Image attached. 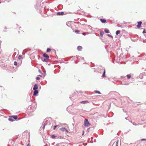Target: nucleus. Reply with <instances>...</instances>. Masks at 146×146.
Returning a JSON list of instances; mask_svg holds the SVG:
<instances>
[{"instance_id":"obj_1","label":"nucleus","mask_w":146,"mask_h":146,"mask_svg":"<svg viewBox=\"0 0 146 146\" xmlns=\"http://www.w3.org/2000/svg\"><path fill=\"white\" fill-rule=\"evenodd\" d=\"M89 121L87 119H85L84 121V125L85 126H88L90 124Z\"/></svg>"},{"instance_id":"obj_2","label":"nucleus","mask_w":146,"mask_h":146,"mask_svg":"<svg viewBox=\"0 0 146 146\" xmlns=\"http://www.w3.org/2000/svg\"><path fill=\"white\" fill-rule=\"evenodd\" d=\"M42 56L44 57L45 58H46L48 59L49 58V56L45 53H43Z\"/></svg>"},{"instance_id":"obj_3","label":"nucleus","mask_w":146,"mask_h":146,"mask_svg":"<svg viewBox=\"0 0 146 146\" xmlns=\"http://www.w3.org/2000/svg\"><path fill=\"white\" fill-rule=\"evenodd\" d=\"M141 24H142V22L141 21L139 22L138 23V25H137V27L138 28H140L141 27Z\"/></svg>"},{"instance_id":"obj_4","label":"nucleus","mask_w":146,"mask_h":146,"mask_svg":"<svg viewBox=\"0 0 146 146\" xmlns=\"http://www.w3.org/2000/svg\"><path fill=\"white\" fill-rule=\"evenodd\" d=\"M38 88V87L37 85V84H36L34 85V87L33 88V90H37Z\"/></svg>"},{"instance_id":"obj_5","label":"nucleus","mask_w":146,"mask_h":146,"mask_svg":"<svg viewBox=\"0 0 146 146\" xmlns=\"http://www.w3.org/2000/svg\"><path fill=\"white\" fill-rule=\"evenodd\" d=\"M64 13L63 12H59L57 13V15H63L64 14Z\"/></svg>"},{"instance_id":"obj_6","label":"nucleus","mask_w":146,"mask_h":146,"mask_svg":"<svg viewBox=\"0 0 146 146\" xmlns=\"http://www.w3.org/2000/svg\"><path fill=\"white\" fill-rule=\"evenodd\" d=\"M34 92L33 94V95L34 96H36L37 94L38 93V91L37 90H34Z\"/></svg>"},{"instance_id":"obj_7","label":"nucleus","mask_w":146,"mask_h":146,"mask_svg":"<svg viewBox=\"0 0 146 146\" xmlns=\"http://www.w3.org/2000/svg\"><path fill=\"white\" fill-rule=\"evenodd\" d=\"M101 22L102 23H105L106 22V20L104 19H100Z\"/></svg>"},{"instance_id":"obj_8","label":"nucleus","mask_w":146,"mask_h":146,"mask_svg":"<svg viewBox=\"0 0 146 146\" xmlns=\"http://www.w3.org/2000/svg\"><path fill=\"white\" fill-rule=\"evenodd\" d=\"M77 49L79 51H80L82 49V47L81 46H79L77 47Z\"/></svg>"},{"instance_id":"obj_9","label":"nucleus","mask_w":146,"mask_h":146,"mask_svg":"<svg viewBox=\"0 0 146 146\" xmlns=\"http://www.w3.org/2000/svg\"><path fill=\"white\" fill-rule=\"evenodd\" d=\"M104 72H103V73L102 76L103 77H106V75H105L106 70H105V68H104Z\"/></svg>"},{"instance_id":"obj_10","label":"nucleus","mask_w":146,"mask_h":146,"mask_svg":"<svg viewBox=\"0 0 146 146\" xmlns=\"http://www.w3.org/2000/svg\"><path fill=\"white\" fill-rule=\"evenodd\" d=\"M13 117L14 119L16 120L18 118V116L17 115H12L10 117Z\"/></svg>"},{"instance_id":"obj_11","label":"nucleus","mask_w":146,"mask_h":146,"mask_svg":"<svg viewBox=\"0 0 146 146\" xmlns=\"http://www.w3.org/2000/svg\"><path fill=\"white\" fill-rule=\"evenodd\" d=\"M41 59L42 61L44 62H48V59L45 58L43 59L42 58Z\"/></svg>"},{"instance_id":"obj_12","label":"nucleus","mask_w":146,"mask_h":146,"mask_svg":"<svg viewBox=\"0 0 146 146\" xmlns=\"http://www.w3.org/2000/svg\"><path fill=\"white\" fill-rule=\"evenodd\" d=\"M143 73H142L140 74L139 75V78H140L141 79L143 78Z\"/></svg>"},{"instance_id":"obj_13","label":"nucleus","mask_w":146,"mask_h":146,"mask_svg":"<svg viewBox=\"0 0 146 146\" xmlns=\"http://www.w3.org/2000/svg\"><path fill=\"white\" fill-rule=\"evenodd\" d=\"M104 34V32L103 31L100 32V35L102 37H103V35Z\"/></svg>"},{"instance_id":"obj_14","label":"nucleus","mask_w":146,"mask_h":146,"mask_svg":"<svg viewBox=\"0 0 146 146\" xmlns=\"http://www.w3.org/2000/svg\"><path fill=\"white\" fill-rule=\"evenodd\" d=\"M88 102V101H82V102H81V103H82L83 104H85L87 103Z\"/></svg>"},{"instance_id":"obj_15","label":"nucleus","mask_w":146,"mask_h":146,"mask_svg":"<svg viewBox=\"0 0 146 146\" xmlns=\"http://www.w3.org/2000/svg\"><path fill=\"white\" fill-rule=\"evenodd\" d=\"M120 33V31L119 30L117 31L115 33V34L117 35H118Z\"/></svg>"},{"instance_id":"obj_16","label":"nucleus","mask_w":146,"mask_h":146,"mask_svg":"<svg viewBox=\"0 0 146 146\" xmlns=\"http://www.w3.org/2000/svg\"><path fill=\"white\" fill-rule=\"evenodd\" d=\"M104 31H105V33H110V32H109V31L108 29H105L104 30Z\"/></svg>"},{"instance_id":"obj_17","label":"nucleus","mask_w":146,"mask_h":146,"mask_svg":"<svg viewBox=\"0 0 146 146\" xmlns=\"http://www.w3.org/2000/svg\"><path fill=\"white\" fill-rule=\"evenodd\" d=\"M60 129L62 131H64L66 130V128L64 127L61 128Z\"/></svg>"},{"instance_id":"obj_18","label":"nucleus","mask_w":146,"mask_h":146,"mask_svg":"<svg viewBox=\"0 0 146 146\" xmlns=\"http://www.w3.org/2000/svg\"><path fill=\"white\" fill-rule=\"evenodd\" d=\"M96 93L98 94H101V93L98 91L95 90L94 91Z\"/></svg>"},{"instance_id":"obj_19","label":"nucleus","mask_w":146,"mask_h":146,"mask_svg":"<svg viewBox=\"0 0 146 146\" xmlns=\"http://www.w3.org/2000/svg\"><path fill=\"white\" fill-rule=\"evenodd\" d=\"M51 137L52 139H55L56 137V136L54 135H51Z\"/></svg>"},{"instance_id":"obj_20","label":"nucleus","mask_w":146,"mask_h":146,"mask_svg":"<svg viewBox=\"0 0 146 146\" xmlns=\"http://www.w3.org/2000/svg\"><path fill=\"white\" fill-rule=\"evenodd\" d=\"M51 51V49L49 48H48L46 50V52H49Z\"/></svg>"},{"instance_id":"obj_21","label":"nucleus","mask_w":146,"mask_h":146,"mask_svg":"<svg viewBox=\"0 0 146 146\" xmlns=\"http://www.w3.org/2000/svg\"><path fill=\"white\" fill-rule=\"evenodd\" d=\"M126 76L128 79L130 78L131 77V76L130 74H127Z\"/></svg>"},{"instance_id":"obj_22","label":"nucleus","mask_w":146,"mask_h":146,"mask_svg":"<svg viewBox=\"0 0 146 146\" xmlns=\"http://www.w3.org/2000/svg\"><path fill=\"white\" fill-rule=\"evenodd\" d=\"M22 55L20 54L19 56L18 57V58L19 59H21L22 58Z\"/></svg>"},{"instance_id":"obj_23","label":"nucleus","mask_w":146,"mask_h":146,"mask_svg":"<svg viewBox=\"0 0 146 146\" xmlns=\"http://www.w3.org/2000/svg\"><path fill=\"white\" fill-rule=\"evenodd\" d=\"M8 120L11 121H14L13 119L11 118H9L8 119Z\"/></svg>"},{"instance_id":"obj_24","label":"nucleus","mask_w":146,"mask_h":146,"mask_svg":"<svg viewBox=\"0 0 146 146\" xmlns=\"http://www.w3.org/2000/svg\"><path fill=\"white\" fill-rule=\"evenodd\" d=\"M56 138H61V137L60 136H59V135L56 136Z\"/></svg>"},{"instance_id":"obj_25","label":"nucleus","mask_w":146,"mask_h":146,"mask_svg":"<svg viewBox=\"0 0 146 146\" xmlns=\"http://www.w3.org/2000/svg\"><path fill=\"white\" fill-rule=\"evenodd\" d=\"M107 36H109V37H110L111 38H113V36H112V35H110V34H108V35H107Z\"/></svg>"},{"instance_id":"obj_26","label":"nucleus","mask_w":146,"mask_h":146,"mask_svg":"<svg viewBox=\"0 0 146 146\" xmlns=\"http://www.w3.org/2000/svg\"><path fill=\"white\" fill-rule=\"evenodd\" d=\"M14 64L15 66H17V63L16 61H15L14 63Z\"/></svg>"},{"instance_id":"obj_27","label":"nucleus","mask_w":146,"mask_h":146,"mask_svg":"<svg viewBox=\"0 0 146 146\" xmlns=\"http://www.w3.org/2000/svg\"><path fill=\"white\" fill-rule=\"evenodd\" d=\"M44 74H43V76L44 77H45L46 75V71H44Z\"/></svg>"},{"instance_id":"obj_28","label":"nucleus","mask_w":146,"mask_h":146,"mask_svg":"<svg viewBox=\"0 0 146 146\" xmlns=\"http://www.w3.org/2000/svg\"><path fill=\"white\" fill-rule=\"evenodd\" d=\"M75 32L76 33H78L79 32V31L78 30H75Z\"/></svg>"},{"instance_id":"obj_29","label":"nucleus","mask_w":146,"mask_h":146,"mask_svg":"<svg viewBox=\"0 0 146 146\" xmlns=\"http://www.w3.org/2000/svg\"><path fill=\"white\" fill-rule=\"evenodd\" d=\"M58 126V125H55L54 127V128H53V129L54 130H55L56 129V127Z\"/></svg>"},{"instance_id":"obj_30","label":"nucleus","mask_w":146,"mask_h":146,"mask_svg":"<svg viewBox=\"0 0 146 146\" xmlns=\"http://www.w3.org/2000/svg\"><path fill=\"white\" fill-rule=\"evenodd\" d=\"M141 140L142 141H146V139H142Z\"/></svg>"},{"instance_id":"obj_31","label":"nucleus","mask_w":146,"mask_h":146,"mask_svg":"<svg viewBox=\"0 0 146 146\" xmlns=\"http://www.w3.org/2000/svg\"><path fill=\"white\" fill-rule=\"evenodd\" d=\"M142 33H143V34H144V33H146V32L145 31V29L143 31Z\"/></svg>"},{"instance_id":"obj_32","label":"nucleus","mask_w":146,"mask_h":146,"mask_svg":"<svg viewBox=\"0 0 146 146\" xmlns=\"http://www.w3.org/2000/svg\"><path fill=\"white\" fill-rule=\"evenodd\" d=\"M40 79V78L38 77H37L36 78V80H39Z\"/></svg>"},{"instance_id":"obj_33","label":"nucleus","mask_w":146,"mask_h":146,"mask_svg":"<svg viewBox=\"0 0 146 146\" xmlns=\"http://www.w3.org/2000/svg\"><path fill=\"white\" fill-rule=\"evenodd\" d=\"M133 125H137V124H136L134 122L133 123Z\"/></svg>"},{"instance_id":"obj_34","label":"nucleus","mask_w":146,"mask_h":146,"mask_svg":"<svg viewBox=\"0 0 146 146\" xmlns=\"http://www.w3.org/2000/svg\"><path fill=\"white\" fill-rule=\"evenodd\" d=\"M82 34L84 35H86V33H82Z\"/></svg>"},{"instance_id":"obj_35","label":"nucleus","mask_w":146,"mask_h":146,"mask_svg":"<svg viewBox=\"0 0 146 146\" xmlns=\"http://www.w3.org/2000/svg\"><path fill=\"white\" fill-rule=\"evenodd\" d=\"M65 131L67 133H68L69 132V131L66 129V130H65Z\"/></svg>"},{"instance_id":"obj_36","label":"nucleus","mask_w":146,"mask_h":146,"mask_svg":"<svg viewBox=\"0 0 146 146\" xmlns=\"http://www.w3.org/2000/svg\"><path fill=\"white\" fill-rule=\"evenodd\" d=\"M143 75H145V76H146V72H143Z\"/></svg>"},{"instance_id":"obj_37","label":"nucleus","mask_w":146,"mask_h":146,"mask_svg":"<svg viewBox=\"0 0 146 146\" xmlns=\"http://www.w3.org/2000/svg\"><path fill=\"white\" fill-rule=\"evenodd\" d=\"M39 72L40 73H42V72L40 70H39Z\"/></svg>"},{"instance_id":"obj_38","label":"nucleus","mask_w":146,"mask_h":146,"mask_svg":"<svg viewBox=\"0 0 146 146\" xmlns=\"http://www.w3.org/2000/svg\"><path fill=\"white\" fill-rule=\"evenodd\" d=\"M46 125V123H44V124L43 125V126H45Z\"/></svg>"},{"instance_id":"obj_39","label":"nucleus","mask_w":146,"mask_h":146,"mask_svg":"<svg viewBox=\"0 0 146 146\" xmlns=\"http://www.w3.org/2000/svg\"><path fill=\"white\" fill-rule=\"evenodd\" d=\"M27 146H31L30 144V143H28L27 144Z\"/></svg>"},{"instance_id":"obj_40","label":"nucleus","mask_w":146,"mask_h":146,"mask_svg":"<svg viewBox=\"0 0 146 146\" xmlns=\"http://www.w3.org/2000/svg\"><path fill=\"white\" fill-rule=\"evenodd\" d=\"M45 128V126L43 125V126L42 127V129H44Z\"/></svg>"},{"instance_id":"obj_41","label":"nucleus","mask_w":146,"mask_h":146,"mask_svg":"<svg viewBox=\"0 0 146 146\" xmlns=\"http://www.w3.org/2000/svg\"><path fill=\"white\" fill-rule=\"evenodd\" d=\"M124 77V76H121V78H123V77Z\"/></svg>"},{"instance_id":"obj_42","label":"nucleus","mask_w":146,"mask_h":146,"mask_svg":"<svg viewBox=\"0 0 146 146\" xmlns=\"http://www.w3.org/2000/svg\"><path fill=\"white\" fill-rule=\"evenodd\" d=\"M16 25L17 26V28H18V25L17 24Z\"/></svg>"},{"instance_id":"obj_43","label":"nucleus","mask_w":146,"mask_h":146,"mask_svg":"<svg viewBox=\"0 0 146 146\" xmlns=\"http://www.w3.org/2000/svg\"><path fill=\"white\" fill-rule=\"evenodd\" d=\"M116 145H117V144L118 143V142L117 141L116 143Z\"/></svg>"},{"instance_id":"obj_44","label":"nucleus","mask_w":146,"mask_h":146,"mask_svg":"<svg viewBox=\"0 0 146 146\" xmlns=\"http://www.w3.org/2000/svg\"><path fill=\"white\" fill-rule=\"evenodd\" d=\"M38 76H40L41 77L42 76L41 75H39Z\"/></svg>"},{"instance_id":"obj_45","label":"nucleus","mask_w":146,"mask_h":146,"mask_svg":"<svg viewBox=\"0 0 146 146\" xmlns=\"http://www.w3.org/2000/svg\"><path fill=\"white\" fill-rule=\"evenodd\" d=\"M83 131V133L82 134V135H83L84 134V131Z\"/></svg>"},{"instance_id":"obj_46","label":"nucleus","mask_w":146,"mask_h":146,"mask_svg":"<svg viewBox=\"0 0 146 146\" xmlns=\"http://www.w3.org/2000/svg\"><path fill=\"white\" fill-rule=\"evenodd\" d=\"M125 119H127V117H125Z\"/></svg>"},{"instance_id":"obj_47","label":"nucleus","mask_w":146,"mask_h":146,"mask_svg":"<svg viewBox=\"0 0 146 146\" xmlns=\"http://www.w3.org/2000/svg\"><path fill=\"white\" fill-rule=\"evenodd\" d=\"M125 84L127 85L128 84Z\"/></svg>"},{"instance_id":"obj_48","label":"nucleus","mask_w":146,"mask_h":146,"mask_svg":"<svg viewBox=\"0 0 146 146\" xmlns=\"http://www.w3.org/2000/svg\"><path fill=\"white\" fill-rule=\"evenodd\" d=\"M88 27H91V26H90V25H89L88 26Z\"/></svg>"},{"instance_id":"obj_49","label":"nucleus","mask_w":146,"mask_h":146,"mask_svg":"<svg viewBox=\"0 0 146 146\" xmlns=\"http://www.w3.org/2000/svg\"><path fill=\"white\" fill-rule=\"evenodd\" d=\"M89 129H90V128H89V129H88V130Z\"/></svg>"},{"instance_id":"obj_50","label":"nucleus","mask_w":146,"mask_h":146,"mask_svg":"<svg viewBox=\"0 0 146 146\" xmlns=\"http://www.w3.org/2000/svg\"><path fill=\"white\" fill-rule=\"evenodd\" d=\"M116 146H117V145H116Z\"/></svg>"}]
</instances>
